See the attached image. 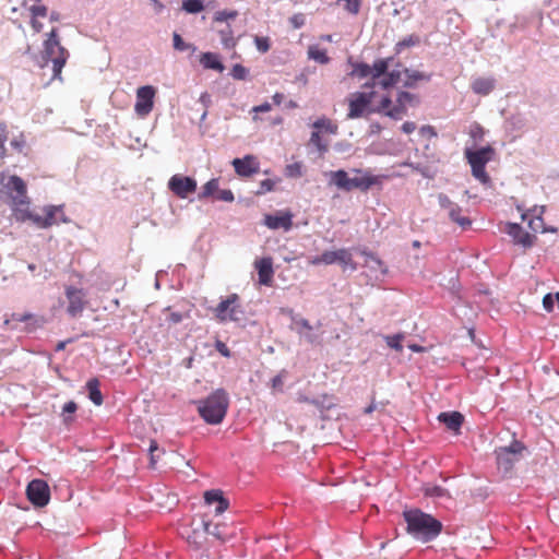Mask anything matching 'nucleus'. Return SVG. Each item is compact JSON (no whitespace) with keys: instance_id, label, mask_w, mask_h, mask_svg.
<instances>
[{"instance_id":"nucleus-39","label":"nucleus","mask_w":559,"mask_h":559,"mask_svg":"<svg viewBox=\"0 0 559 559\" xmlns=\"http://www.w3.org/2000/svg\"><path fill=\"white\" fill-rule=\"evenodd\" d=\"M218 192V180L217 179H211L203 186V190L200 193L199 198H209L212 197L214 193Z\"/></svg>"},{"instance_id":"nucleus-7","label":"nucleus","mask_w":559,"mask_h":559,"mask_svg":"<svg viewBox=\"0 0 559 559\" xmlns=\"http://www.w3.org/2000/svg\"><path fill=\"white\" fill-rule=\"evenodd\" d=\"M493 156L495 150L489 145L476 151L465 150V157L471 165L472 175L484 185L490 182V177L486 171V165Z\"/></svg>"},{"instance_id":"nucleus-57","label":"nucleus","mask_w":559,"mask_h":559,"mask_svg":"<svg viewBox=\"0 0 559 559\" xmlns=\"http://www.w3.org/2000/svg\"><path fill=\"white\" fill-rule=\"evenodd\" d=\"M150 466L151 467H155V464H156V455H155V451L158 450V444L155 440H151L150 442Z\"/></svg>"},{"instance_id":"nucleus-53","label":"nucleus","mask_w":559,"mask_h":559,"mask_svg":"<svg viewBox=\"0 0 559 559\" xmlns=\"http://www.w3.org/2000/svg\"><path fill=\"white\" fill-rule=\"evenodd\" d=\"M289 23L295 29H298L305 25L306 16L304 13H296L289 19Z\"/></svg>"},{"instance_id":"nucleus-36","label":"nucleus","mask_w":559,"mask_h":559,"mask_svg":"<svg viewBox=\"0 0 559 559\" xmlns=\"http://www.w3.org/2000/svg\"><path fill=\"white\" fill-rule=\"evenodd\" d=\"M424 493L425 496L432 498H450L449 491L440 486H427L424 489Z\"/></svg>"},{"instance_id":"nucleus-28","label":"nucleus","mask_w":559,"mask_h":559,"mask_svg":"<svg viewBox=\"0 0 559 559\" xmlns=\"http://www.w3.org/2000/svg\"><path fill=\"white\" fill-rule=\"evenodd\" d=\"M90 400L97 406L103 404V394L99 390V381L96 378L90 379L86 383Z\"/></svg>"},{"instance_id":"nucleus-54","label":"nucleus","mask_w":559,"mask_h":559,"mask_svg":"<svg viewBox=\"0 0 559 559\" xmlns=\"http://www.w3.org/2000/svg\"><path fill=\"white\" fill-rule=\"evenodd\" d=\"M419 134L423 136V138H426L428 140L432 139V138H436L437 136V132L435 130V128L432 126H423L420 129H419Z\"/></svg>"},{"instance_id":"nucleus-42","label":"nucleus","mask_w":559,"mask_h":559,"mask_svg":"<svg viewBox=\"0 0 559 559\" xmlns=\"http://www.w3.org/2000/svg\"><path fill=\"white\" fill-rule=\"evenodd\" d=\"M404 336L403 334H395V335H389L385 337V342L388 344L389 347L397 350V352H402L403 349V346H402V341H403Z\"/></svg>"},{"instance_id":"nucleus-3","label":"nucleus","mask_w":559,"mask_h":559,"mask_svg":"<svg viewBox=\"0 0 559 559\" xmlns=\"http://www.w3.org/2000/svg\"><path fill=\"white\" fill-rule=\"evenodd\" d=\"M2 192L8 198L14 219L20 223L26 222L27 217H29L31 199L27 195L25 181L21 177L12 175L2 185Z\"/></svg>"},{"instance_id":"nucleus-2","label":"nucleus","mask_w":559,"mask_h":559,"mask_svg":"<svg viewBox=\"0 0 559 559\" xmlns=\"http://www.w3.org/2000/svg\"><path fill=\"white\" fill-rule=\"evenodd\" d=\"M403 518L407 533L423 543L435 539L442 531L439 520L419 509L404 511Z\"/></svg>"},{"instance_id":"nucleus-58","label":"nucleus","mask_w":559,"mask_h":559,"mask_svg":"<svg viewBox=\"0 0 559 559\" xmlns=\"http://www.w3.org/2000/svg\"><path fill=\"white\" fill-rule=\"evenodd\" d=\"M215 348L224 357L228 358L231 355L229 348L227 347V345L224 342H222V341H216Z\"/></svg>"},{"instance_id":"nucleus-14","label":"nucleus","mask_w":559,"mask_h":559,"mask_svg":"<svg viewBox=\"0 0 559 559\" xmlns=\"http://www.w3.org/2000/svg\"><path fill=\"white\" fill-rule=\"evenodd\" d=\"M156 90L152 85L141 86L136 90V102L134 105L135 114L144 118L150 115L154 107Z\"/></svg>"},{"instance_id":"nucleus-64","label":"nucleus","mask_w":559,"mask_h":559,"mask_svg":"<svg viewBox=\"0 0 559 559\" xmlns=\"http://www.w3.org/2000/svg\"><path fill=\"white\" fill-rule=\"evenodd\" d=\"M31 25L36 33H39L43 29V24L38 21V19L32 17Z\"/></svg>"},{"instance_id":"nucleus-44","label":"nucleus","mask_w":559,"mask_h":559,"mask_svg":"<svg viewBox=\"0 0 559 559\" xmlns=\"http://www.w3.org/2000/svg\"><path fill=\"white\" fill-rule=\"evenodd\" d=\"M310 143L314 145L320 152H326L328 145L323 143L319 131H313L310 136Z\"/></svg>"},{"instance_id":"nucleus-10","label":"nucleus","mask_w":559,"mask_h":559,"mask_svg":"<svg viewBox=\"0 0 559 559\" xmlns=\"http://www.w3.org/2000/svg\"><path fill=\"white\" fill-rule=\"evenodd\" d=\"M44 216L33 214L31 209H28L27 221H31L38 228H49L52 225L58 224L59 222L67 223L68 219L64 216L62 206L59 205H47L44 207Z\"/></svg>"},{"instance_id":"nucleus-38","label":"nucleus","mask_w":559,"mask_h":559,"mask_svg":"<svg viewBox=\"0 0 559 559\" xmlns=\"http://www.w3.org/2000/svg\"><path fill=\"white\" fill-rule=\"evenodd\" d=\"M182 9L188 13H199L204 10L202 0H183Z\"/></svg>"},{"instance_id":"nucleus-63","label":"nucleus","mask_w":559,"mask_h":559,"mask_svg":"<svg viewBox=\"0 0 559 559\" xmlns=\"http://www.w3.org/2000/svg\"><path fill=\"white\" fill-rule=\"evenodd\" d=\"M386 74L389 76V81L393 82L394 85H396L401 80V72L393 70L391 72L386 71Z\"/></svg>"},{"instance_id":"nucleus-60","label":"nucleus","mask_w":559,"mask_h":559,"mask_svg":"<svg viewBox=\"0 0 559 559\" xmlns=\"http://www.w3.org/2000/svg\"><path fill=\"white\" fill-rule=\"evenodd\" d=\"M555 297L554 295L551 294H547L544 298H543V306L544 308L547 310V311H552L554 309V305H555Z\"/></svg>"},{"instance_id":"nucleus-8","label":"nucleus","mask_w":559,"mask_h":559,"mask_svg":"<svg viewBox=\"0 0 559 559\" xmlns=\"http://www.w3.org/2000/svg\"><path fill=\"white\" fill-rule=\"evenodd\" d=\"M310 263L312 265L319 264H340L344 270L350 269L356 270V263L353 260V254L349 249L342 248L337 250H328L324 251L321 255L314 257L311 259Z\"/></svg>"},{"instance_id":"nucleus-18","label":"nucleus","mask_w":559,"mask_h":559,"mask_svg":"<svg viewBox=\"0 0 559 559\" xmlns=\"http://www.w3.org/2000/svg\"><path fill=\"white\" fill-rule=\"evenodd\" d=\"M20 323H26L27 330L32 331L44 323V319L31 312L11 313L4 319V325L10 329H17Z\"/></svg>"},{"instance_id":"nucleus-59","label":"nucleus","mask_w":559,"mask_h":559,"mask_svg":"<svg viewBox=\"0 0 559 559\" xmlns=\"http://www.w3.org/2000/svg\"><path fill=\"white\" fill-rule=\"evenodd\" d=\"M216 199L225 202L234 201V194L230 190H218Z\"/></svg>"},{"instance_id":"nucleus-29","label":"nucleus","mask_w":559,"mask_h":559,"mask_svg":"<svg viewBox=\"0 0 559 559\" xmlns=\"http://www.w3.org/2000/svg\"><path fill=\"white\" fill-rule=\"evenodd\" d=\"M390 58L388 59H378L373 62L371 68V80L369 82H374V80H378L382 75H384L389 69V62Z\"/></svg>"},{"instance_id":"nucleus-37","label":"nucleus","mask_w":559,"mask_h":559,"mask_svg":"<svg viewBox=\"0 0 559 559\" xmlns=\"http://www.w3.org/2000/svg\"><path fill=\"white\" fill-rule=\"evenodd\" d=\"M78 409V404L74 401H70L66 403L62 407L61 416L63 417V423L69 425L73 421L71 415H73Z\"/></svg>"},{"instance_id":"nucleus-5","label":"nucleus","mask_w":559,"mask_h":559,"mask_svg":"<svg viewBox=\"0 0 559 559\" xmlns=\"http://www.w3.org/2000/svg\"><path fill=\"white\" fill-rule=\"evenodd\" d=\"M69 58L68 50L61 46L58 38L57 28H52L48 34L47 39L44 41V50L41 59L44 63L41 67L52 62V79L61 80V71Z\"/></svg>"},{"instance_id":"nucleus-35","label":"nucleus","mask_w":559,"mask_h":559,"mask_svg":"<svg viewBox=\"0 0 559 559\" xmlns=\"http://www.w3.org/2000/svg\"><path fill=\"white\" fill-rule=\"evenodd\" d=\"M420 41L419 37L417 35H409L395 45V52L401 53L405 48L413 47L418 45Z\"/></svg>"},{"instance_id":"nucleus-19","label":"nucleus","mask_w":559,"mask_h":559,"mask_svg":"<svg viewBox=\"0 0 559 559\" xmlns=\"http://www.w3.org/2000/svg\"><path fill=\"white\" fill-rule=\"evenodd\" d=\"M506 231L510 237H512L514 243L521 245L523 248H531L535 240L536 236L525 231L519 224L509 223L507 225Z\"/></svg>"},{"instance_id":"nucleus-48","label":"nucleus","mask_w":559,"mask_h":559,"mask_svg":"<svg viewBox=\"0 0 559 559\" xmlns=\"http://www.w3.org/2000/svg\"><path fill=\"white\" fill-rule=\"evenodd\" d=\"M164 311L167 312L166 321L169 324H178L183 319L180 312L173 311L170 307H167Z\"/></svg>"},{"instance_id":"nucleus-61","label":"nucleus","mask_w":559,"mask_h":559,"mask_svg":"<svg viewBox=\"0 0 559 559\" xmlns=\"http://www.w3.org/2000/svg\"><path fill=\"white\" fill-rule=\"evenodd\" d=\"M439 204L442 209L448 210V212L454 206V202H452L447 195L440 194L439 195Z\"/></svg>"},{"instance_id":"nucleus-11","label":"nucleus","mask_w":559,"mask_h":559,"mask_svg":"<svg viewBox=\"0 0 559 559\" xmlns=\"http://www.w3.org/2000/svg\"><path fill=\"white\" fill-rule=\"evenodd\" d=\"M64 295L68 301L67 312L71 318H76L82 314L88 305L86 292L72 285L64 288Z\"/></svg>"},{"instance_id":"nucleus-55","label":"nucleus","mask_w":559,"mask_h":559,"mask_svg":"<svg viewBox=\"0 0 559 559\" xmlns=\"http://www.w3.org/2000/svg\"><path fill=\"white\" fill-rule=\"evenodd\" d=\"M286 175L289 177H299L301 176V166L298 163L290 164L286 167Z\"/></svg>"},{"instance_id":"nucleus-26","label":"nucleus","mask_w":559,"mask_h":559,"mask_svg":"<svg viewBox=\"0 0 559 559\" xmlns=\"http://www.w3.org/2000/svg\"><path fill=\"white\" fill-rule=\"evenodd\" d=\"M200 62L205 69H212L218 72H222L224 70V66L221 62L218 56L213 52L202 53Z\"/></svg>"},{"instance_id":"nucleus-4","label":"nucleus","mask_w":559,"mask_h":559,"mask_svg":"<svg viewBox=\"0 0 559 559\" xmlns=\"http://www.w3.org/2000/svg\"><path fill=\"white\" fill-rule=\"evenodd\" d=\"M199 415L210 425H218L226 416L229 399L224 389H217L207 397L195 402Z\"/></svg>"},{"instance_id":"nucleus-43","label":"nucleus","mask_w":559,"mask_h":559,"mask_svg":"<svg viewBox=\"0 0 559 559\" xmlns=\"http://www.w3.org/2000/svg\"><path fill=\"white\" fill-rule=\"evenodd\" d=\"M528 227L533 233H544L546 228L544 226V221L540 216H535L528 219Z\"/></svg>"},{"instance_id":"nucleus-12","label":"nucleus","mask_w":559,"mask_h":559,"mask_svg":"<svg viewBox=\"0 0 559 559\" xmlns=\"http://www.w3.org/2000/svg\"><path fill=\"white\" fill-rule=\"evenodd\" d=\"M211 522L202 518L200 521H192L191 528L186 534V539L190 546L201 549L207 542Z\"/></svg>"},{"instance_id":"nucleus-41","label":"nucleus","mask_w":559,"mask_h":559,"mask_svg":"<svg viewBox=\"0 0 559 559\" xmlns=\"http://www.w3.org/2000/svg\"><path fill=\"white\" fill-rule=\"evenodd\" d=\"M173 44H174V48L178 51H186L189 49H191L192 51H195V47L191 44L186 43L178 33H174Z\"/></svg>"},{"instance_id":"nucleus-15","label":"nucleus","mask_w":559,"mask_h":559,"mask_svg":"<svg viewBox=\"0 0 559 559\" xmlns=\"http://www.w3.org/2000/svg\"><path fill=\"white\" fill-rule=\"evenodd\" d=\"M168 188L177 197L186 199L197 190V181L191 177L177 174L169 179Z\"/></svg>"},{"instance_id":"nucleus-1","label":"nucleus","mask_w":559,"mask_h":559,"mask_svg":"<svg viewBox=\"0 0 559 559\" xmlns=\"http://www.w3.org/2000/svg\"><path fill=\"white\" fill-rule=\"evenodd\" d=\"M379 92L365 90L352 93L347 96L348 104L347 119H357L368 112L383 114L395 120H400L407 112V106H416L419 99L408 92H400L396 100L392 104L390 95H382L378 99Z\"/></svg>"},{"instance_id":"nucleus-24","label":"nucleus","mask_w":559,"mask_h":559,"mask_svg":"<svg viewBox=\"0 0 559 559\" xmlns=\"http://www.w3.org/2000/svg\"><path fill=\"white\" fill-rule=\"evenodd\" d=\"M393 86H394L393 82L389 81V76L385 73L378 80H374V82H366L362 85V88L378 91L379 92L378 99H380L382 95H389L388 93L381 94V91L386 92L388 90L392 88Z\"/></svg>"},{"instance_id":"nucleus-34","label":"nucleus","mask_w":559,"mask_h":559,"mask_svg":"<svg viewBox=\"0 0 559 559\" xmlns=\"http://www.w3.org/2000/svg\"><path fill=\"white\" fill-rule=\"evenodd\" d=\"M9 138V124L5 121L0 122V158H4L8 155V148L5 143Z\"/></svg>"},{"instance_id":"nucleus-21","label":"nucleus","mask_w":559,"mask_h":559,"mask_svg":"<svg viewBox=\"0 0 559 559\" xmlns=\"http://www.w3.org/2000/svg\"><path fill=\"white\" fill-rule=\"evenodd\" d=\"M258 271L259 283L264 286H271L273 283L274 270L272 258L266 257L254 262Z\"/></svg>"},{"instance_id":"nucleus-9","label":"nucleus","mask_w":559,"mask_h":559,"mask_svg":"<svg viewBox=\"0 0 559 559\" xmlns=\"http://www.w3.org/2000/svg\"><path fill=\"white\" fill-rule=\"evenodd\" d=\"M525 445L518 440L511 442L508 447H501L496 450L497 464L504 472L513 468L514 464L520 461Z\"/></svg>"},{"instance_id":"nucleus-20","label":"nucleus","mask_w":559,"mask_h":559,"mask_svg":"<svg viewBox=\"0 0 559 559\" xmlns=\"http://www.w3.org/2000/svg\"><path fill=\"white\" fill-rule=\"evenodd\" d=\"M264 224L270 229L289 230L293 226V215L289 212H281L277 214H267L264 216Z\"/></svg>"},{"instance_id":"nucleus-56","label":"nucleus","mask_w":559,"mask_h":559,"mask_svg":"<svg viewBox=\"0 0 559 559\" xmlns=\"http://www.w3.org/2000/svg\"><path fill=\"white\" fill-rule=\"evenodd\" d=\"M271 109H272V105H271L270 103H267V102H265V103H263V104H261V105H259V106H254V107L252 108V110H251L253 114H255V115L253 116V120H254V121H257V120H258V116H257V115H258L259 112H267V111H270Z\"/></svg>"},{"instance_id":"nucleus-32","label":"nucleus","mask_w":559,"mask_h":559,"mask_svg":"<svg viewBox=\"0 0 559 559\" xmlns=\"http://www.w3.org/2000/svg\"><path fill=\"white\" fill-rule=\"evenodd\" d=\"M227 525L223 523H217L210 526L209 535L215 537L218 540L225 542L229 539L233 535L231 532H227Z\"/></svg>"},{"instance_id":"nucleus-22","label":"nucleus","mask_w":559,"mask_h":559,"mask_svg":"<svg viewBox=\"0 0 559 559\" xmlns=\"http://www.w3.org/2000/svg\"><path fill=\"white\" fill-rule=\"evenodd\" d=\"M204 500L207 504H215L216 514H222L228 509V500L224 498L223 491L218 489L207 490L204 492Z\"/></svg>"},{"instance_id":"nucleus-40","label":"nucleus","mask_w":559,"mask_h":559,"mask_svg":"<svg viewBox=\"0 0 559 559\" xmlns=\"http://www.w3.org/2000/svg\"><path fill=\"white\" fill-rule=\"evenodd\" d=\"M11 147L17 152V153H23L24 150L26 148V139H25V135L23 132H20L19 134L14 135L12 139H11Z\"/></svg>"},{"instance_id":"nucleus-33","label":"nucleus","mask_w":559,"mask_h":559,"mask_svg":"<svg viewBox=\"0 0 559 559\" xmlns=\"http://www.w3.org/2000/svg\"><path fill=\"white\" fill-rule=\"evenodd\" d=\"M308 58L312 59L321 64H326L330 62V58L326 55V50L321 49L316 45H312L308 48Z\"/></svg>"},{"instance_id":"nucleus-23","label":"nucleus","mask_w":559,"mask_h":559,"mask_svg":"<svg viewBox=\"0 0 559 559\" xmlns=\"http://www.w3.org/2000/svg\"><path fill=\"white\" fill-rule=\"evenodd\" d=\"M438 418L449 430L455 433L460 432L464 421V416L459 412L441 413Z\"/></svg>"},{"instance_id":"nucleus-47","label":"nucleus","mask_w":559,"mask_h":559,"mask_svg":"<svg viewBox=\"0 0 559 559\" xmlns=\"http://www.w3.org/2000/svg\"><path fill=\"white\" fill-rule=\"evenodd\" d=\"M254 44L257 49L262 53L267 52L271 47L269 37L255 36Z\"/></svg>"},{"instance_id":"nucleus-50","label":"nucleus","mask_w":559,"mask_h":559,"mask_svg":"<svg viewBox=\"0 0 559 559\" xmlns=\"http://www.w3.org/2000/svg\"><path fill=\"white\" fill-rule=\"evenodd\" d=\"M275 182L272 179H264L260 182L259 189L255 194L261 195L270 192L274 189Z\"/></svg>"},{"instance_id":"nucleus-17","label":"nucleus","mask_w":559,"mask_h":559,"mask_svg":"<svg viewBox=\"0 0 559 559\" xmlns=\"http://www.w3.org/2000/svg\"><path fill=\"white\" fill-rule=\"evenodd\" d=\"M231 165L239 177L248 178L260 171V162L257 156L248 154L242 158H234Z\"/></svg>"},{"instance_id":"nucleus-45","label":"nucleus","mask_w":559,"mask_h":559,"mask_svg":"<svg viewBox=\"0 0 559 559\" xmlns=\"http://www.w3.org/2000/svg\"><path fill=\"white\" fill-rule=\"evenodd\" d=\"M238 15V12L236 10H231V11H227V10H223V11H217L214 15V21L216 22H224V21H227V20H234L236 19Z\"/></svg>"},{"instance_id":"nucleus-6","label":"nucleus","mask_w":559,"mask_h":559,"mask_svg":"<svg viewBox=\"0 0 559 559\" xmlns=\"http://www.w3.org/2000/svg\"><path fill=\"white\" fill-rule=\"evenodd\" d=\"M357 176L350 178L348 174L343 170H336L331 173V182L335 185L338 189L345 191H352L354 189H358L361 191L369 190L372 186L378 185L379 178L369 174L364 173L360 169L354 170Z\"/></svg>"},{"instance_id":"nucleus-13","label":"nucleus","mask_w":559,"mask_h":559,"mask_svg":"<svg viewBox=\"0 0 559 559\" xmlns=\"http://www.w3.org/2000/svg\"><path fill=\"white\" fill-rule=\"evenodd\" d=\"M28 500L38 508L48 504L50 500V489L48 484L43 479H33L26 488Z\"/></svg>"},{"instance_id":"nucleus-25","label":"nucleus","mask_w":559,"mask_h":559,"mask_svg":"<svg viewBox=\"0 0 559 559\" xmlns=\"http://www.w3.org/2000/svg\"><path fill=\"white\" fill-rule=\"evenodd\" d=\"M495 88V80L491 78H477L472 82V90L478 95H488Z\"/></svg>"},{"instance_id":"nucleus-31","label":"nucleus","mask_w":559,"mask_h":559,"mask_svg":"<svg viewBox=\"0 0 559 559\" xmlns=\"http://www.w3.org/2000/svg\"><path fill=\"white\" fill-rule=\"evenodd\" d=\"M449 217L462 228H467L472 224L469 218L462 215V209L457 204H454V206L449 211Z\"/></svg>"},{"instance_id":"nucleus-62","label":"nucleus","mask_w":559,"mask_h":559,"mask_svg":"<svg viewBox=\"0 0 559 559\" xmlns=\"http://www.w3.org/2000/svg\"><path fill=\"white\" fill-rule=\"evenodd\" d=\"M416 128V123L412 121H406L402 124V131L407 134L414 132Z\"/></svg>"},{"instance_id":"nucleus-51","label":"nucleus","mask_w":559,"mask_h":559,"mask_svg":"<svg viewBox=\"0 0 559 559\" xmlns=\"http://www.w3.org/2000/svg\"><path fill=\"white\" fill-rule=\"evenodd\" d=\"M29 12L32 17L38 19V17H46L48 14V9L45 5L38 4V5H32L29 8Z\"/></svg>"},{"instance_id":"nucleus-16","label":"nucleus","mask_w":559,"mask_h":559,"mask_svg":"<svg viewBox=\"0 0 559 559\" xmlns=\"http://www.w3.org/2000/svg\"><path fill=\"white\" fill-rule=\"evenodd\" d=\"M238 299L237 294H231L225 300L221 301L214 310L216 318L221 321L238 320L237 314L240 312L237 305Z\"/></svg>"},{"instance_id":"nucleus-46","label":"nucleus","mask_w":559,"mask_h":559,"mask_svg":"<svg viewBox=\"0 0 559 559\" xmlns=\"http://www.w3.org/2000/svg\"><path fill=\"white\" fill-rule=\"evenodd\" d=\"M371 73L370 66L366 63H358L355 66L354 71L352 72L353 75H357L359 78H367Z\"/></svg>"},{"instance_id":"nucleus-52","label":"nucleus","mask_w":559,"mask_h":559,"mask_svg":"<svg viewBox=\"0 0 559 559\" xmlns=\"http://www.w3.org/2000/svg\"><path fill=\"white\" fill-rule=\"evenodd\" d=\"M340 1L344 2V8L349 13L357 14L359 12V9H360L359 0H340Z\"/></svg>"},{"instance_id":"nucleus-27","label":"nucleus","mask_w":559,"mask_h":559,"mask_svg":"<svg viewBox=\"0 0 559 559\" xmlns=\"http://www.w3.org/2000/svg\"><path fill=\"white\" fill-rule=\"evenodd\" d=\"M404 73L406 76V79L404 81L405 87H414V86H416L417 82H419V81H429L430 80V74H427V73H424V72H420L417 70L405 69Z\"/></svg>"},{"instance_id":"nucleus-30","label":"nucleus","mask_w":559,"mask_h":559,"mask_svg":"<svg viewBox=\"0 0 559 559\" xmlns=\"http://www.w3.org/2000/svg\"><path fill=\"white\" fill-rule=\"evenodd\" d=\"M312 127L319 132L323 131L330 134H336L338 130L337 124L325 117L319 118L313 122Z\"/></svg>"},{"instance_id":"nucleus-49","label":"nucleus","mask_w":559,"mask_h":559,"mask_svg":"<svg viewBox=\"0 0 559 559\" xmlns=\"http://www.w3.org/2000/svg\"><path fill=\"white\" fill-rule=\"evenodd\" d=\"M231 75L236 80H245L248 76V69L241 64H235L231 69Z\"/></svg>"}]
</instances>
